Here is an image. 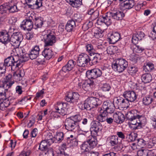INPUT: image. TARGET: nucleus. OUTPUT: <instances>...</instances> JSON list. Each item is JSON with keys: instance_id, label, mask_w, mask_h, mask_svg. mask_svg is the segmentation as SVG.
I'll use <instances>...</instances> for the list:
<instances>
[{"instance_id": "obj_1", "label": "nucleus", "mask_w": 156, "mask_h": 156, "mask_svg": "<svg viewBox=\"0 0 156 156\" xmlns=\"http://www.w3.org/2000/svg\"><path fill=\"white\" fill-rule=\"evenodd\" d=\"M45 34L43 35L44 48L42 52V55L47 60L54 57V53L52 50L48 48V46L54 45L57 41L56 37L55 32L50 30L44 31Z\"/></svg>"}, {"instance_id": "obj_2", "label": "nucleus", "mask_w": 156, "mask_h": 156, "mask_svg": "<svg viewBox=\"0 0 156 156\" xmlns=\"http://www.w3.org/2000/svg\"><path fill=\"white\" fill-rule=\"evenodd\" d=\"M136 112H137L136 110L131 111L130 113L133 114V115L129 118V120L130 121V127L133 130H134L141 128L144 122V121L145 119L143 116L137 114H135Z\"/></svg>"}, {"instance_id": "obj_3", "label": "nucleus", "mask_w": 156, "mask_h": 156, "mask_svg": "<svg viewBox=\"0 0 156 156\" xmlns=\"http://www.w3.org/2000/svg\"><path fill=\"white\" fill-rule=\"evenodd\" d=\"M23 61L19 60L17 57H13L12 55L5 59L3 63L5 70L6 67L10 66L12 70H14L20 68L23 65Z\"/></svg>"}, {"instance_id": "obj_4", "label": "nucleus", "mask_w": 156, "mask_h": 156, "mask_svg": "<svg viewBox=\"0 0 156 156\" xmlns=\"http://www.w3.org/2000/svg\"><path fill=\"white\" fill-rule=\"evenodd\" d=\"M128 65V63L126 60L120 58L117 59L115 61L113 62L112 66L115 71L121 73L124 70Z\"/></svg>"}, {"instance_id": "obj_5", "label": "nucleus", "mask_w": 156, "mask_h": 156, "mask_svg": "<svg viewBox=\"0 0 156 156\" xmlns=\"http://www.w3.org/2000/svg\"><path fill=\"white\" fill-rule=\"evenodd\" d=\"M27 18L25 20H24L21 24V27L24 30L28 31L30 30L33 28V24L32 21H34V19H35V14L34 13L30 14V13H27Z\"/></svg>"}, {"instance_id": "obj_6", "label": "nucleus", "mask_w": 156, "mask_h": 156, "mask_svg": "<svg viewBox=\"0 0 156 156\" xmlns=\"http://www.w3.org/2000/svg\"><path fill=\"white\" fill-rule=\"evenodd\" d=\"M23 38L22 33L19 32H16L14 33L10 37V41L13 47H19Z\"/></svg>"}, {"instance_id": "obj_7", "label": "nucleus", "mask_w": 156, "mask_h": 156, "mask_svg": "<svg viewBox=\"0 0 156 156\" xmlns=\"http://www.w3.org/2000/svg\"><path fill=\"white\" fill-rule=\"evenodd\" d=\"M78 66H85L88 63L90 64V60L89 56L87 54L82 53L79 55L77 60Z\"/></svg>"}, {"instance_id": "obj_8", "label": "nucleus", "mask_w": 156, "mask_h": 156, "mask_svg": "<svg viewBox=\"0 0 156 156\" xmlns=\"http://www.w3.org/2000/svg\"><path fill=\"white\" fill-rule=\"evenodd\" d=\"M101 70L98 68H95L90 70H88L86 73V76L89 79L97 82L96 79L100 77L102 75Z\"/></svg>"}, {"instance_id": "obj_9", "label": "nucleus", "mask_w": 156, "mask_h": 156, "mask_svg": "<svg viewBox=\"0 0 156 156\" xmlns=\"http://www.w3.org/2000/svg\"><path fill=\"white\" fill-rule=\"evenodd\" d=\"M65 125L66 129L68 131L74 132L80 128L79 124H76L74 120L70 117L66 118L65 121Z\"/></svg>"}, {"instance_id": "obj_10", "label": "nucleus", "mask_w": 156, "mask_h": 156, "mask_svg": "<svg viewBox=\"0 0 156 156\" xmlns=\"http://www.w3.org/2000/svg\"><path fill=\"white\" fill-rule=\"evenodd\" d=\"M79 97V94L77 92H69L66 95L65 99L67 101L74 104L78 102Z\"/></svg>"}, {"instance_id": "obj_11", "label": "nucleus", "mask_w": 156, "mask_h": 156, "mask_svg": "<svg viewBox=\"0 0 156 156\" xmlns=\"http://www.w3.org/2000/svg\"><path fill=\"white\" fill-rule=\"evenodd\" d=\"M67 107L66 103L58 102L55 105V108L57 110V112L62 115H64L67 114Z\"/></svg>"}, {"instance_id": "obj_12", "label": "nucleus", "mask_w": 156, "mask_h": 156, "mask_svg": "<svg viewBox=\"0 0 156 156\" xmlns=\"http://www.w3.org/2000/svg\"><path fill=\"white\" fill-rule=\"evenodd\" d=\"M52 136L51 133H49L48 134L46 137V140H42L40 143L39 149L41 151L45 150L47 149L48 147L50 145L48 143L51 142L53 143L54 141L52 139Z\"/></svg>"}, {"instance_id": "obj_13", "label": "nucleus", "mask_w": 156, "mask_h": 156, "mask_svg": "<svg viewBox=\"0 0 156 156\" xmlns=\"http://www.w3.org/2000/svg\"><path fill=\"white\" fill-rule=\"evenodd\" d=\"M123 96L127 100V102H134L136 99L137 97V95L136 93L132 90L125 91L123 94Z\"/></svg>"}, {"instance_id": "obj_14", "label": "nucleus", "mask_w": 156, "mask_h": 156, "mask_svg": "<svg viewBox=\"0 0 156 156\" xmlns=\"http://www.w3.org/2000/svg\"><path fill=\"white\" fill-rule=\"evenodd\" d=\"M103 110L107 115L108 113H112L114 112V108L113 104L110 101H104L102 105Z\"/></svg>"}, {"instance_id": "obj_15", "label": "nucleus", "mask_w": 156, "mask_h": 156, "mask_svg": "<svg viewBox=\"0 0 156 156\" xmlns=\"http://www.w3.org/2000/svg\"><path fill=\"white\" fill-rule=\"evenodd\" d=\"M2 79V82L4 86H6L8 88H10L14 83V81L12 80V76L11 74H9L4 76Z\"/></svg>"}, {"instance_id": "obj_16", "label": "nucleus", "mask_w": 156, "mask_h": 156, "mask_svg": "<svg viewBox=\"0 0 156 156\" xmlns=\"http://www.w3.org/2000/svg\"><path fill=\"white\" fill-rule=\"evenodd\" d=\"M76 64V62L73 60H69L67 64L62 67V70L60 71V73L63 74L64 72H69L74 67Z\"/></svg>"}, {"instance_id": "obj_17", "label": "nucleus", "mask_w": 156, "mask_h": 156, "mask_svg": "<svg viewBox=\"0 0 156 156\" xmlns=\"http://www.w3.org/2000/svg\"><path fill=\"white\" fill-rule=\"evenodd\" d=\"M96 83V81L90 80L89 82L85 81L82 84L81 83H79L78 86L80 88H81L82 87V88L84 90L88 91L91 88L93 87L95 85Z\"/></svg>"}, {"instance_id": "obj_18", "label": "nucleus", "mask_w": 156, "mask_h": 156, "mask_svg": "<svg viewBox=\"0 0 156 156\" xmlns=\"http://www.w3.org/2000/svg\"><path fill=\"white\" fill-rule=\"evenodd\" d=\"M10 39L8 32L5 30L0 32V42L5 44H7L10 41Z\"/></svg>"}, {"instance_id": "obj_19", "label": "nucleus", "mask_w": 156, "mask_h": 156, "mask_svg": "<svg viewBox=\"0 0 156 156\" xmlns=\"http://www.w3.org/2000/svg\"><path fill=\"white\" fill-rule=\"evenodd\" d=\"M25 75L24 71L23 69H20L15 72L12 76L13 81L18 82L22 80Z\"/></svg>"}, {"instance_id": "obj_20", "label": "nucleus", "mask_w": 156, "mask_h": 156, "mask_svg": "<svg viewBox=\"0 0 156 156\" xmlns=\"http://www.w3.org/2000/svg\"><path fill=\"white\" fill-rule=\"evenodd\" d=\"M115 103L118 105L119 108H127L129 107V102H127L126 99H124L122 97H118L116 98Z\"/></svg>"}, {"instance_id": "obj_21", "label": "nucleus", "mask_w": 156, "mask_h": 156, "mask_svg": "<svg viewBox=\"0 0 156 156\" xmlns=\"http://www.w3.org/2000/svg\"><path fill=\"white\" fill-rule=\"evenodd\" d=\"M112 18L116 21L121 20L125 16V14L121 11H114L111 13Z\"/></svg>"}, {"instance_id": "obj_22", "label": "nucleus", "mask_w": 156, "mask_h": 156, "mask_svg": "<svg viewBox=\"0 0 156 156\" xmlns=\"http://www.w3.org/2000/svg\"><path fill=\"white\" fill-rule=\"evenodd\" d=\"M40 51L39 46L38 45L34 46L31 50L29 54L30 58L32 60L36 59L38 56Z\"/></svg>"}, {"instance_id": "obj_23", "label": "nucleus", "mask_w": 156, "mask_h": 156, "mask_svg": "<svg viewBox=\"0 0 156 156\" xmlns=\"http://www.w3.org/2000/svg\"><path fill=\"white\" fill-rule=\"evenodd\" d=\"M99 114L97 117V119L100 122H104L106 121L108 115L103 110L101 107L98 109Z\"/></svg>"}, {"instance_id": "obj_24", "label": "nucleus", "mask_w": 156, "mask_h": 156, "mask_svg": "<svg viewBox=\"0 0 156 156\" xmlns=\"http://www.w3.org/2000/svg\"><path fill=\"white\" fill-rule=\"evenodd\" d=\"M113 119L117 123H121L124 121V115L120 112L115 113L113 115Z\"/></svg>"}, {"instance_id": "obj_25", "label": "nucleus", "mask_w": 156, "mask_h": 156, "mask_svg": "<svg viewBox=\"0 0 156 156\" xmlns=\"http://www.w3.org/2000/svg\"><path fill=\"white\" fill-rule=\"evenodd\" d=\"M144 34L142 31L138 32L136 34L133 35L132 41L133 44H136L138 41L141 40L144 37Z\"/></svg>"}, {"instance_id": "obj_26", "label": "nucleus", "mask_w": 156, "mask_h": 156, "mask_svg": "<svg viewBox=\"0 0 156 156\" xmlns=\"http://www.w3.org/2000/svg\"><path fill=\"white\" fill-rule=\"evenodd\" d=\"M92 108L97 107L101 104V101L98 98L95 97H91L88 99Z\"/></svg>"}, {"instance_id": "obj_27", "label": "nucleus", "mask_w": 156, "mask_h": 156, "mask_svg": "<svg viewBox=\"0 0 156 156\" xmlns=\"http://www.w3.org/2000/svg\"><path fill=\"white\" fill-rule=\"evenodd\" d=\"M100 126L98 124V122L93 121L91 123V127L90 128L91 133H93L95 135H97L100 129Z\"/></svg>"}, {"instance_id": "obj_28", "label": "nucleus", "mask_w": 156, "mask_h": 156, "mask_svg": "<svg viewBox=\"0 0 156 156\" xmlns=\"http://www.w3.org/2000/svg\"><path fill=\"white\" fill-rule=\"evenodd\" d=\"M130 49L132 50L133 53L137 55L140 54L144 50V48L141 46L136 45V44H131L130 47Z\"/></svg>"}, {"instance_id": "obj_29", "label": "nucleus", "mask_w": 156, "mask_h": 156, "mask_svg": "<svg viewBox=\"0 0 156 156\" xmlns=\"http://www.w3.org/2000/svg\"><path fill=\"white\" fill-rule=\"evenodd\" d=\"M7 6V9L10 13L16 12L20 10V9L17 7L16 4L14 3L13 1L9 3Z\"/></svg>"}, {"instance_id": "obj_30", "label": "nucleus", "mask_w": 156, "mask_h": 156, "mask_svg": "<svg viewBox=\"0 0 156 156\" xmlns=\"http://www.w3.org/2000/svg\"><path fill=\"white\" fill-rule=\"evenodd\" d=\"M120 37V34L117 32L112 33L109 38V43L114 44L119 39Z\"/></svg>"}, {"instance_id": "obj_31", "label": "nucleus", "mask_w": 156, "mask_h": 156, "mask_svg": "<svg viewBox=\"0 0 156 156\" xmlns=\"http://www.w3.org/2000/svg\"><path fill=\"white\" fill-rule=\"evenodd\" d=\"M76 25L75 21L71 19L68 21L66 25L65 29L67 31L70 32L76 27Z\"/></svg>"}, {"instance_id": "obj_32", "label": "nucleus", "mask_w": 156, "mask_h": 156, "mask_svg": "<svg viewBox=\"0 0 156 156\" xmlns=\"http://www.w3.org/2000/svg\"><path fill=\"white\" fill-rule=\"evenodd\" d=\"M142 104L145 106H148L151 104L153 101L152 96L150 95L145 96H142Z\"/></svg>"}, {"instance_id": "obj_33", "label": "nucleus", "mask_w": 156, "mask_h": 156, "mask_svg": "<svg viewBox=\"0 0 156 156\" xmlns=\"http://www.w3.org/2000/svg\"><path fill=\"white\" fill-rule=\"evenodd\" d=\"M89 139L87 140L89 144L90 148H92L95 147L97 144V141L95 136H92L89 137Z\"/></svg>"}, {"instance_id": "obj_34", "label": "nucleus", "mask_w": 156, "mask_h": 156, "mask_svg": "<svg viewBox=\"0 0 156 156\" xmlns=\"http://www.w3.org/2000/svg\"><path fill=\"white\" fill-rule=\"evenodd\" d=\"M154 69V64L150 62H147L144 63L143 66V69L146 73L151 71Z\"/></svg>"}, {"instance_id": "obj_35", "label": "nucleus", "mask_w": 156, "mask_h": 156, "mask_svg": "<svg viewBox=\"0 0 156 156\" xmlns=\"http://www.w3.org/2000/svg\"><path fill=\"white\" fill-rule=\"evenodd\" d=\"M3 85L2 86H0V97H2L0 98V100H5L8 98L7 96L8 92V89H5Z\"/></svg>"}, {"instance_id": "obj_36", "label": "nucleus", "mask_w": 156, "mask_h": 156, "mask_svg": "<svg viewBox=\"0 0 156 156\" xmlns=\"http://www.w3.org/2000/svg\"><path fill=\"white\" fill-rule=\"evenodd\" d=\"M108 139L112 146H114L118 144V138L116 135L109 136L108 137Z\"/></svg>"}, {"instance_id": "obj_37", "label": "nucleus", "mask_w": 156, "mask_h": 156, "mask_svg": "<svg viewBox=\"0 0 156 156\" xmlns=\"http://www.w3.org/2000/svg\"><path fill=\"white\" fill-rule=\"evenodd\" d=\"M152 76L149 73H145L143 74L141 76V79L142 81L144 83L150 82L152 80Z\"/></svg>"}, {"instance_id": "obj_38", "label": "nucleus", "mask_w": 156, "mask_h": 156, "mask_svg": "<svg viewBox=\"0 0 156 156\" xmlns=\"http://www.w3.org/2000/svg\"><path fill=\"white\" fill-rule=\"evenodd\" d=\"M101 57L98 53H96L94 55L92 58H90L91 65L96 64L101 60Z\"/></svg>"}, {"instance_id": "obj_39", "label": "nucleus", "mask_w": 156, "mask_h": 156, "mask_svg": "<svg viewBox=\"0 0 156 156\" xmlns=\"http://www.w3.org/2000/svg\"><path fill=\"white\" fill-rule=\"evenodd\" d=\"M35 19H34V21L35 20V26L36 27L35 28H41L43 24V21L42 18L37 17L35 15Z\"/></svg>"}, {"instance_id": "obj_40", "label": "nucleus", "mask_w": 156, "mask_h": 156, "mask_svg": "<svg viewBox=\"0 0 156 156\" xmlns=\"http://www.w3.org/2000/svg\"><path fill=\"white\" fill-rule=\"evenodd\" d=\"M80 148L82 153L88 152L90 149L89 144L87 141L83 143L80 146Z\"/></svg>"}, {"instance_id": "obj_41", "label": "nucleus", "mask_w": 156, "mask_h": 156, "mask_svg": "<svg viewBox=\"0 0 156 156\" xmlns=\"http://www.w3.org/2000/svg\"><path fill=\"white\" fill-rule=\"evenodd\" d=\"M97 50L100 55L105 54L106 53V47L105 44H100L97 46Z\"/></svg>"}, {"instance_id": "obj_42", "label": "nucleus", "mask_w": 156, "mask_h": 156, "mask_svg": "<svg viewBox=\"0 0 156 156\" xmlns=\"http://www.w3.org/2000/svg\"><path fill=\"white\" fill-rule=\"evenodd\" d=\"M19 47H14V48L12 50V53H11V56L12 55L13 57H16L19 58V56L21 55L20 52V50L21 51V50Z\"/></svg>"}, {"instance_id": "obj_43", "label": "nucleus", "mask_w": 156, "mask_h": 156, "mask_svg": "<svg viewBox=\"0 0 156 156\" xmlns=\"http://www.w3.org/2000/svg\"><path fill=\"white\" fill-rule=\"evenodd\" d=\"M3 100V102H0V110H4L6 108L9 106L10 104V102L8 100H6V99L5 100Z\"/></svg>"}, {"instance_id": "obj_44", "label": "nucleus", "mask_w": 156, "mask_h": 156, "mask_svg": "<svg viewBox=\"0 0 156 156\" xmlns=\"http://www.w3.org/2000/svg\"><path fill=\"white\" fill-rule=\"evenodd\" d=\"M138 71L137 68L135 66H131L128 67V72L132 76H134Z\"/></svg>"}, {"instance_id": "obj_45", "label": "nucleus", "mask_w": 156, "mask_h": 156, "mask_svg": "<svg viewBox=\"0 0 156 156\" xmlns=\"http://www.w3.org/2000/svg\"><path fill=\"white\" fill-rule=\"evenodd\" d=\"M137 136V133H131L127 135L126 138L128 139L129 141H134L135 140Z\"/></svg>"}, {"instance_id": "obj_46", "label": "nucleus", "mask_w": 156, "mask_h": 156, "mask_svg": "<svg viewBox=\"0 0 156 156\" xmlns=\"http://www.w3.org/2000/svg\"><path fill=\"white\" fill-rule=\"evenodd\" d=\"M94 36L97 38L102 37L103 36V32L100 29L97 28L95 29Z\"/></svg>"}, {"instance_id": "obj_47", "label": "nucleus", "mask_w": 156, "mask_h": 156, "mask_svg": "<svg viewBox=\"0 0 156 156\" xmlns=\"http://www.w3.org/2000/svg\"><path fill=\"white\" fill-rule=\"evenodd\" d=\"M64 134L62 132H57L54 138L58 142H61L63 140Z\"/></svg>"}, {"instance_id": "obj_48", "label": "nucleus", "mask_w": 156, "mask_h": 156, "mask_svg": "<svg viewBox=\"0 0 156 156\" xmlns=\"http://www.w3.org/2000/svg\"><path fill=\"white\" fill-rule=\"evenodd\" d=\"M42 0H38L37 2L35 3V4H34L33 5H29L30 6L33 7H31V8L34 9H38L42 6Z\"/></svg>"}, {"instance_id": "obj_49", "label": "nucleus", "mask_w": 156, "mask_h": 156, "mask_svg": "<svg viewBox=\"0 0 156 156\" xmlns=\"http://www.w3.org/2000/svg\"><path fill=\"white\" fill-rule=\"evenodd\" d=\"M102 18H103L104 23L107 26H109L111 24L112 20L110 17L108 16V15H105V16H103Z\"/></svg>"}, {"instance_id": "obj_50", "label": "nucleus", "mask_w": 156, "mask_h": 156, "mask_svg": "<svg viewBox=\"0 0 156 156\" xmlns=\"http://www.w3.org/2000/svg\"><path fill=\"white\" fill-rule=\"evenodd\" d=\"M116 47L113 46H111L108 48H106V52L110 55L114 54L115 51Z\"/></svg>"}, {"instance_id": "obj_51", "label": "nucleus", "mask_w": 156, "mask_h": 156, "mask_svg": "<svg viewBox=\"0 0 156 156\" xmlns=\"http://www.w3.org/2000/svg\"><path fill=\"white\" fill-rule=\"evenodd\" d=\"M31 153L32 152L30 150L27 148H24L19 156H29Z\"/></svg>"}, {"instance_id": "obj_52", "label": "nucleus", "mask_w": 156, "mask_h": 156, "mask_svg": "<svg viewBox=\"0 0 156 156\" xmlns=\"http://www.w3.org/2000/svg\"><path fill=\"white\" fill-rule=\"evenodd\" d=\"M86 48L87 51L90 54L93 53L94 51L93 46L91 44H87Z\"/></svg>"}, {"instance_id": "obj_53", "label": "nucleus", "mask_w": 156, "mask_h": 156, "mask_svg": "<svg viewBox=\"0 0 156 156\" xmlns=\"http://www.w3.org/2000/svg\"><path fill=\"white\" fill-rule=\"evenodd\" d=\"M139 58V55L135 53H133L131 54L130 56L129 59L133 63H136L137 62L138 58Z\"/></svg>"}, {"instance_id": "obj_54", "label": "nucleus", "mask_w": 156, "mask_h": 156, "mask_svg": "<svg viewBox=\"0 0 156 156\" xmlns=\"http://www.w3.org/2000/svg\"><path fill=\"white\" fill-rule=\"evenodd\" d=\"M149 151L143 149L138 150L137 152V155L138 156H148Z\"/></svg>"}, {"instance_id": "obj_55", "label": "nucleus", "mask_w": 156, "mask_h": 156, "mask_svg": "<svg viewBox=\"0 0 156 156\" xmlns=\"http://www.w3.org/2000/svg\"><path fill=\"white\" fill-rule=\"evenodd\" d=\"M89 101L87 99L86 100L84 104L82 105V110L86 109L87 110H90L92 108L90 107V104L89 103Z\"/></svg>"}, {"instance_id": "obj_56", "label": "nucleus", "mask_w": 156, "mask_h": 156, "mask_svg": "<svg viewBox=\"0 0 156 156\" xmlns=\"http://www.w3.org/2000/svg\"><path fill=\"white\" fill-rule=\"evenodd\" d=\"M72 119L74 120L76 124H79L78 122H80L81 120V117L79 115H75L72 116L70 117Z\"/></svg>"}, {"instance_id": "obj_57", "label": "nucleus", "mask_w": 156, "mask_h": 156, "mask_svg": "<svg viewBox=\"0 0 156 156\" xmlns=\"http://www.w3.org/2000/svg\"><path fill=\"white\" fill-rule=\"evenodd\" d=\"M67 139L68 142H69L72 146H76L78 145V141L75 137L73 139H70L69 138H67Z\"/></svg>"}, {"instance_id": "obj_58", "label": "nucleus", "mask_w": 156, "mask_h": 156, "mask_svg": "<svg viewBox=\"0 0 156 156\" xmlns=\"http://www.w3.org/2000/svg\"><path fill=\"white\" fill-rule=\"evenodd\" d=\"M102 90L104 91H109L111 88V87L108 84H104L101 87Z\"/></svg>"}, {"instance_id": "obj_59", "label": "nucleus", "mask_w": 156, "mask_h": 156, "mask_svg": "<svg viewBox=\"0 0 156 156\" xmlns=\"http://www.w3.org/2000/svg\"><path fill=\"white\" fill-rule=\"evenodd\" d=\"M72 3L71 5L73 7L76 8L79 7L82 5V0H76L75 2H73Z\"/></svg>"}, {"instance_id": "obj_60", "label": "nucleus", "mask_w": 156, "mask_h": 156, "mask_svg": "<svg viewBox=\"0 0 156 156\" xmlns=\"http://www.w3.org/2000/svg\"><path fill=\"white\" fill-rule=\"evenodd\" d=\"M93 25V22L89 21L84 23L83 25V27L85 28L86 30H87L89 28L91 27Z\"/></svg>"}, {"instance_id": "obj_61", "label": "nucleus", "mask_w": 156, "mask_h": 156, "mask_svg": "<svg viewBox=\"0 0 156 156\" xmlns=\"http://www.w3.org/2000/svg\"><path fill=\"white\" fill-rule=\"evenodd\" d=\"M137 143L139 146L141 147H143L146 144V141L142 138L138 139Z\"/></svg>"}, {"instance_id": "obj_62", "label": "nucleus", "mask_w": 156, "mask_h": 156, "mask_svg": "<svg viewBox=\"0 0 156 156\" xmlns=\"http://www.w3.org/2000/svg\"><path fill=\"white\" fill-rule=\"evenodd\" d=\"M44 94V89H43L39 92H37L36 95L35 99H38L40 97H43V94Z\"/></svg>"}, {"instance_id": "obj_63", "label": "nucleus", "mask_w": 156, "mask_h": 156, "mask_svg": "<svg viewBox=\"0 0 156 156\" xmlns=\"http://www.w3.org/2000/svg\"><path fill=\"white\" fill-rule=\"evenodd\" d=\"M54 152L53 149L52 148H49L45 153L44 156H54Z\"/></svg>"}, {"instance_id": "obj_64", "label": "nucleus", "mask_w": 156, "mask_h": 156, "mask_svg": "<svg viewBox=\"0 0 156 156\" xmlns=\"http://www.w3.org/2000/svg\"><path fill=\"white\" fill-rule=\"evenodd\" d=\"M73 18L75 21L78 22H81L82 20L80 15L78 14H75L74 15Z\"/></svg>"}]
</instances>
